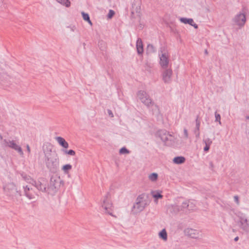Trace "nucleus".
Instances as JSON below:
<instances>
[{"label": "nucleus", "instance_id": "obj_1", "mask_svg": "<svg viewBox=\"0 0 249 249\" xmlns=\"http://www.w3.org/2000/svg\"><path fill=\"white\" fill-rule=\"evenodd\" d=\"M43 152L47 168L52 172H56L59 166V159L56 154L52 153V146L50 144L44 146Z\"/></svg>", "mask_w": 249, "mask_h": 249}, {"label": "nucleus", "instance_id": "obj_2", "mask_svg": "<svg viewBox=\"0 0 249 249\" xmlns=\"http://www.w3.org/2000/svg\"><path fill=\"white\" fill-rule=\"evenodd\" d=\"M137 96L141 102L146 106L148 108L153 107L152 109L153 114L158 116L160 114L159 107L155 104L149 95L144 90H139Z\"/></svg>", "mask_w": 249, "mask_h": 249}, {"label": "nucleus", "instance_id": "obj_3", "mask_svg": "<svg viewBox=\"0 0 249 249\" xmlns=\"http://www.w3.org/2000/svg\"><path fill=\"white\" fill-rule=\"evenodd\" d=\"M145 194H142L138 196L131 209V213L134 215L137 214L143 211L148 205Z\"/></svg>", "mask_w": 249, "mask_h": 249}, {"label": "nucleus", "instance_id": "obj_4", "mask_svg": "<svg viewBox=\"0 0 249 249\" xmlns=\"http://www.w3.org/2000/svg\"><path fill=\"white\" fill-rule=\"evenodd\" d=\"M3 189L5 194L13 199V201H18V197L21 196L20 192L17 190L16 185L13 183L7 184Z\"/></svg>", "mask_w": 249, "mask_h": 249}, {"label": "nucleus", "instance_id": "obj_5", "mask_svg": "<svg viewBox=\"0 0 249 249\" xmlns=\"http://www.w3.org/2000/svg\"><path fill=\"white\" fill-rule=\"evenodd\" d=\"M2 144L5 147H8L18 151L20 156H23L24 154L21 147L18 145L14 140L10 141L6 139H2Z\"/></svg>", "mask_w": 249, "mask_h": 249}, {"label": "nucleus", "instance_id": "obj_6", "mask_svg": "<svg viewBox=\"0 0 249 249\" xmlns=\"http://www.w3.org/2000/svg\"><path fill=\"white\" fill-rule=\"evenodd\" d=\"M159 135L160 139L166 145H170L173 141L172 135L169 134L166 130H162L159 131Z\"/></svg>", "mask_w": 249, "mask_h": 249}, {"label": "nucleus", "instance_id": "obj_7", "mask_svg": "<svg viewBox=\"0 0 249 249\" xmlns=\"http://www.w3.org/2000/svg\"><path fill=\"white\" fill-rule=\"evenodd\" d=\"M102 207L105 210V213L112 215V204L107 196H106L103 200Z\"/></svg>", "mask_w": 249, "mask_h": 249}, {"label": "nucleus", "instance_id": "obj_8", "mask_svg": "<svg viewBox=\"0 0 249 249\" xmlns=\"http://www.w3.org/2000/svg\"><path fill=\"white\" fill-rule=\"evenodd\" d=\"M8 69L9 67L6 64L0 63V81H5L10 77Z\"/></svg>", "mask_w": 249, "mask_h": 249}, {"label": "nucleus", "instance_id": "obj_9", "mask_svg": "<svg viewBox=\"0 0 249 249\" xmlns=\"http://www.w3.org/2000/svg\"><path fill=\"white\" fill-rule=\"evenodd\" d=\"M233 21L236 25L240 27H243L246 22L245 14L244 13H240L236 15L233 18Z\"/></svg>", "mask_w": 249, "mask_h": 249}, {"label": "nucleus", "instance_id": "obj_10", "mask_svg": "<svg viewBox=\"0 0 249 249\" xmlns=\"http://www.w3.org/2000/svg\"><path fill=\"white\" fill-rule=\"evenodd\" d=\"M35 186L38 190L42 192H47L48 191V193H50L49 190L47 189V186L48 185V182L46 179L44 178H41L37 182H35Z\"/></svg>", "mask_w": 249, "mask_h": 249}, {"label": "nucleus", "instance_id": "obj_11", "mask_svg": "<svg viewBox=\"0 0 249 249\" xmlns=\"http://www.w3.org/2000/svg\"><path fill=\"white\" fill-rule=\"evenodd\" d=\"M141 0H133L132 3L131 14L139 15L141 12Z\"/></svg>", "mask_w": 249, "mask_h": 249}, {"label": "nucleus", "instance_id": "obj_12", "mask_svg": "<svg viewBox=\"0 0 249 249\" xmlns=\"http://www.w3.org/2000/svg\"><path fill=\"white\" fill-rule=\"evenodd\" d=\"M186 235L192 238H199L200 233L198 231L192 228H187L184 231Z\"/></svg>", "mask_w": 249, "mask_h": 249}, {"label": "nucleus", "instance_id": "obj_13", "mask_svg": "<svg viewBox=\"0 0 249 249\" xmlns=\"http://www.w3.org/2000/svg\"><path fill=\"white\" fill-rule=\"evenodd\" d=\"M172 70L171 69H166L162 72V80L165 83H168L171 81Z\"/></svg>", "mask_w": 249, "mask_h": 249}, {"label": "nucleus", "instance_id": "obj_14", "mask_svg": "<svg viewBox=\"0 0 249 249\" xmlns=\"http://www.w3.org/2000/svg\"><path fill=\"white\" fill-rule=\"evenodd\" d=\"M24 193L25 196L29 198L30 199H34L37 195L36 193L32 188H30L28 186L23 187Z\"/></svg>", "mask_w": 249, "mask_h": 249}, {"label": "nucleus", "instance_id": "obj_15", "mask_svg": "<svg viewBox=\"0 0 249 249\" xmlns=\"http://www.w3.org/2000/svg\"><path fill=\"white\" fill-rule=\"evenodd\" d=\"M160 64L163 69H166L169 64L168 55L166 53H164L160 56Z\"/></svg>", "mask_w": 249, "mask_h": 249}, {"label": "nucleus", "instance_id": "obj_16", "mask_svg": "<svg viewBox=\"0 0 249 249\" xmlns=\"http://www.w3.org/2000/svg\"><path fill=\"white\" fill-rule=\"evenodd\" d=\"M60 181V178L56 176H53L50 179V186L48 188V190L50 189L53 190L55 189L56 186L59 184Z\"/></svg>", "mask_w": 249, "mask_h": 249}, {"label": "nucleus", "instance_id": "obj_17", "mask_svg": "<svg viewBox=\"0 0 249 249\" xmlns=\"http://www.w3.org/2000/svg\"><path fill=\"white\" fill-rule=\"evenodd\" d=\"M137 51L139 54H142L143 52V43L141 38H138L136 42Z\"/></svg>", "mask_w": 249, "mask_h": 249}, {"label": "nucleus", "instance_id": "obj_18", "mask_svg": "<svg viewBox=\"0 0 249 249\" xmlns=\"http://www.w3.org/2000/svg\"><path fill=\"white\" fill-rule=\"evenodd\" d=\"M240 227L241 229L245 231H248L249 230V224L248 223V220L247 218H244L243 217L240 218Z\"/></svg>", "mask_w": 249, "mask_h": 249}, {"label": "nucleus", "instance_id": "obj_19", "mask_svg": "<svg viewBox=\"0 0 249 249\" xmlns=\"http://www.w3.org/2000/svg\"><path fill=\"white\" fill-rule=\"evenodd\" d=\"M196 128L194 130V133L196 135V137L197 138H198L200 136V132H199V128L200 125V122L198 120V116H197L196 117Z\"/></svg>", "mask_w": 249, "mask_h": 249}, {"label": "nucleus", "instance_id": "obj_20", "mask_svg": "<svg viewBox=\"0 0 249 249\" xmlns=\"http://www.w3.org/2000/svg\"><path fill=\"white\" fill-rule=\"evenodd\" d=\"M56 140L58 143L63 147L67 148L69 147L68 143L65 140L64 138L61 137H57Z\"/></svg>", "mask_w": 249, "mask_h": 249}, {"label": "nucleus", "instance_id": "obj_21", "mask_svg": "<svg viewBox=\"0 0 249 249\" xmlns=\"http://www.w3.org/2000/svg\"><path fill=\"white\" fill-rule=\"evenodd\" d=\"M203 142L205 144V146L204 148V151L207 152L210 149V146L212 143V141L210 138H207L203 140Z\"/></svg>", "mask_w": 249, "mask_h": 249}, {"label": "nucleus", "instance_id": "obj_22", "mask_svg": "<svg viewBox=\"0 0 249 249\" xmlns=\"http://www.w3.org/2000/svg\"><path fill=\"white\" fill-rule=\"evenodd\" d=\"M174 163L180 164L183 163L185 161V158L184 157L180 156V157H176L173 159Z\"/></svg>", "mask_w": 249, "mask_h": 249}, {"label": "nucleus", "instance_id": "obj_23", "mask_svg": "<svg viewBox=\"0 0 249 249\" xmlns=\"http://www.w3.org/2000/svg\"><path fill=\"white\" fill-rule=\"evenodd\" d=\"M158 178V175L156 173H153L149 175V179L153 182H155L157 180Z\"/></svg>", "mask_w": 249, "mask_h": 249}, {"label": "nucleus", "instance_id": "obj_24", "mask_svg": "<svg viewBox=\"0 0 249 249\" xmlns=\"http://www.w3.org/2000/svg\"><path fill=\"white\" fill-rule=\"evenodd\" d=\"M159 236L160 238L162 239L164 241H166L167 239V235L165 229H163L159 233Z\"/></svg>", "mask_w": 249, "mask_h": 249}, {"label": "nucleus", "instance_id": "obj_25", "mask_svg": "<svg viewBox=\"0 0 249 249\" xmlns=\"http://www.w3.org/2000/svg\"><path fill=\"white\" fill-rule=\"evenodd\" d=\"M181 22L184 24H189L190 25L192 23H194V20L192 18H182L180 19Z\"/></svg>", "mask_w": 249, "mask_h": 249}, {"label": "nucleus", "instance_id": "obj_26", "mask_svg": "<svg viewBox=\"0 0 249 249\" xmlns=\"http://www.w3.org/2000/svg\"><path fill=\"white\" fill-rule=\"evenodd\" d=\"M58 3L65 5L67 7L71 6V1L69 0H56Z\"/></svg>", "mask_w": 249, "mask_h": 249}, {"label": "nucleus", "instance_id": "obj_27", "mask_svg": "<svg viewBox=\"0 0 249 249\" xmlns=\"http://www.w3.org/2000/svg\"><path fill=\"white\" fill-rule=\"evenodd\" d=\"M71 168H72V166L70 164H66V165H64V166H63V167L62 168V170L63 171V172L65 174H67V173H68L69 171L71 170Z\"/></svg>", "mask_w": 249, "mask_h": 249}, {"label": "nucleus", "instance_id": "obj_28", "mask_svg": "<svg viewBox=\"0 0 249 249\" xmlns=\"http://www.w3.org/2000/svg\"><path fill=\"white\" fill-rule=\"evenodd\" d=\"M190 205H193V202L186 201L182 203V207L183 208H187L188 209V208L189 207Z\"/></svg>", "mask_w": 249, "mask_h": 249}, {"label": "nucleus", "instance_id": "obj_29", "mask_svg": "<svg viewBox=\"0 0 249 249\" xmlns=\"http://www.w3.org/2000/svg\"><path fill=\"white\" fill-rule=\"evenodd\" d=\"M152 196L156 199L162 198L163 197L162 195H161L160 193H159L158 192H153L152 193Z\"/></svg>", "mask_w": 249, "mask_h": 249}, {"label": "nucleus", "instance_id": "obj_30", "mask_svg": "<svg viewBox=\"0 0 249 249\" xmlns=\"http://www.w3.org/2000/svg\"><path fill=\"white\" fill-rule=\"evenodd\" d=\"M147 51L150 53H153L155 52V49L154 46L152 44H148L147 45Z\"/></svg>", "mask_w": 249, "mask_h": 249}, {"label": "nucleus", "instance_id": "obj_31", "mask_svg": "<svg viewBox=\"0 0 249 249\" xmlns=\"http://www.w3.org/2000/svg\"><path fill=\"white\" fill-rule=\"evenodd\" d=\"M119 153L120 154H128L129 151L125 147H122L120 149Z\"/></svg>", "mask_w": 249, "mask_h": 249}, {"label": "nucleus", "instance_id": "obj_32", "mask_svg": "<svg viewBox=\"0 0 249 249\" xmlns=\"http://www.w3.org/2000/svg\"><path fill=\"white\" fill-rule=\"evenodd\" d=\"M82 15L83 19L85 21H87V20H89V19L90 18L88 14H87V13H84V12H82Z\"/></svg>", "mask_w": 249, "mask_h": 249}, {"label": "nucleus", "instance_id": "obj_33", "mask_svg": "<svg viewBox=\"0 0 249 249\" xmlns=\"http://www.w3.org/2000/svg\"><path fill=\"white\" fill-rule=\"evenodd\" d=\"M171 208L175 213H178L180 211L179 207L178 205H172Z\"/></svg>", "mask_w": 249, "mask_h": 249}, {"label": "nucleus", "instance_id": "obj_34", "mask_svg": "<svg viewBox=\"0 0 249 249\" xmlns=\"http://www.w3.org/2000/svg\"><path fill=\"white\" fill-rule=\"evenodd\" d=\"M215 121L218 122L219 124H221V121H220L221 117H220V114H217V112H215Z\"/></svg>", "mask_w": 249, "mask_h": 249}, {"label": "nucleus", "instance_id": "obj_35", "mask_svg": "<svg viewBox=\"0 0 249 249\" xmlns=\"http://www.w3.org/2000/svg\"><path fill=\"white\" fill-rule=\"evenodd\" d=\"M64 152L71 156H74L75 155V152L73 150H65Z\"/></svg>", "mask_w": 249, "mask_h": 249}, {"label": "nucleus", "instance_id": "obj_36", "mask_svg": "<svg viewBox=\"0 0 249 249\" xmlns=\"http://www.w3.org/2000/svg\"><path fill=\"white\" fill-rule=\"evenodd\" d=\"M114 14H115L114 11L112 10H110L109 11V13L107 15L108 18H111L113 16V15Z\"/></svg>", "mask_w": 249, "mask_h": 249}, {"label": "nucleus", "instance_id": "obj_37", "mask_svg": "<svg viewBox=\"0 0 249 249\" xmlns=\"http://www.w3.org/2000/svg\"><path fill=\"white\" fill-rule=\"evenodd\" d=\"M183 132H184V138L186 139L188 138V133L187 129L184 128L183 129Z\"/></svg>", "mask_w": 249, "mask_h": 249}, {"label": "nucleus", "instance_id": "obj_38", "mask_svg": "<svg viewBox=\"0 0 249 249\" xmlns=\"http://www.w3.org/2000/svg\"><path fill=\"white\" fill-rule=\"evenodd\" d=\"M234 200L236 203L238 205L239 204V197L237 196H234Z\"/></svg>", "mask_w": 249, "mask_h": 249}, {"label": "nucleus", "instance_id": "obj_39", "mask_svg": "<svg viewBox=\"0 0 249 249\" xmlns=\"http://www.w3.org/2000/svg\"><path fill=\"white\" fill-rule=\"evenodd\" d=\"M107 113H108V115H109L110 117H111V118L113 117V116H113V113H112V112L111 111V110H110V109H108V110H107Z\"/></svg>", "mask_w": 249, "mask_h": 249}, {"label": "nucleus", "instance_id": "obj_40", "mask_svg": "<svg viewBox=\"0 0 249 249\" xmlns=\"http://www.w3.org/2000/svg\"><path fill=\"white\" fill-rule=\"evenodd\" d=\"M195 206L193 203V205H190L189 207L188 208L189 210H192L195 208Z\"/></svg>", "mask_w": 249, "mask_h": 249}, {"label": "nucleus", "instance_id": "obj_41", "mask_svg": "<svg viewBox=\"0 0 249 249\" xmlns=\"http://www.w3.org/2000/svg\"><path fill=\"white\" fill-rule=\"evenodd\" d=\"M191 25L193 26L195 29H197L198 28L197 25L194 22V23H192V24Z\"/></svg>", "mask_w": 249, "mask_h": 249}, {"label": "nucleus", "instance_id": "obj_42", "mask_svg": "<svg viewBox=\"0 0 249 249\" xmlns=\"http://www.w3.org/2000/svg\"><path fill=\"white\" fill-rule=\"evenodd\" d=\"M26 148H27V150L28 153L30 154L31 152V150H30V146H29V145H27Z\"/></svg>", "mask_w": 249, "mask_h": 249}, {"label": "nucleus", "instance_id": "obj_43", "mask_svg": "<svg viewBox=\"0 0 249 249\" xmlns=\"http://www.w3.org/2000/svg\"><path fill=\"white\" fill-rule=\"evenodd\" d=\"M29 178H30V177H29V176L28 177L26 176H23V178L25 180H28L29 179Z\"/></svg>", "mask_w": 249, "mask_h": 249}, {"label": "nucleus", "instance_id": "obj_44", "mask_svg": "<svg viewBox=\"0 0 249 249\" xmlns=\"http://www.w3.org/2000/svg\"><path fill=\"white\" fill-rule=\"evenodd\" d=\"M87 21H88V23H89L90 25H92V22H91V20H90V18L89 19V20H87Z\"/></svg>", "mask_w": 249, "mask_h": 249}, {"label": "nucleus", "instance_id": "obj_45", "mask_svg": "<svg viewBox=\"0 0 249 249\" xmlns=\"http://www.w3.org/2000/svg\"><path fill=\"white\" fill-rule=\"evenodd\" d=\"M239 239V237L238 236L236 237L235 238H234V241H237Z\"/></svg>", "mask_w": 249, "mask_h": 249}, {"label": "nucleus", "instance_id": "obj_46", "mask_svg": "<svg viewBox=\"0 0 249 249\" xmlns=\"http://www.w3.org/2000/svg\"><path fill=\"white\" fill-rule=\"evenodd\" d=\"M0 139L1 140H2V139H3V137H2V135L0 134Z\"/></svg>", "mask_w": 249, "mask_h": 249}, {"label": "nucleus", "instance_id": "obj_47", "mask_svg": "<svg viewBox=\"0 0 249 249\" xmlns=\"http://www.w3.org/2000/svg\"><path fill=\"white\" fill-rule=\"evenodd\" d=\"M205 54H207L208 53V51H207V50H206L205 51Z\"/></svg>", "mask_w": 249, "mask_h": 249}, {"label": "nucleus", "instance_id": "obj_48", "mask_svg": "<svg viewBox=\"0 0 249 249\" xmlns=\"http://www.w3.org/2000/svg\"><path fill=\"white\" fill-rule=\"evenodd\" d=\"M3 1V0H0V4L2 3Z\"/></svg>", "mask_w": 249, "mask_h": 249}, {"label": "nucleus", "instance_id": "obj_49", "mask_svg": "<svg viewBox=\"0 0 249 249\" xmlns=\"http://www.w3.org/2000/svg\"><path fill=\"white\" fill-rule=\"evenodd\" d=\"M246 118L247 119L249 120V116H246Z\"/></svg>", "mask_w": 249, "mask_h": 249}, {"label": "nucleus", "instance_id": "obj_50", "mask_svg": "<svg viewBox=\"0 0 249 249\" xmlns=\"http://www.w3.org/2000/svg\"><path fill=\"white\" fill-rule=\"evenodd\" d=\"M211 166H212V167H213V163H212V162L211 163Z\"/></svg>", "mask_w": 249, "mask_h": 249}]
</instances>
